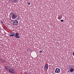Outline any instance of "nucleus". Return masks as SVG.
<instances>
[{
	"label": "nucleus",
	"instance_id": "16",
	"mask_svg": "<svg viewBox=\"0 0 74 74\" xmlns=\"http://www.w3.org/2000/svg\"><path fill=\"white\" fill-rule=\"evenodd\" d=\"M27 4L28 5H30V2H28L27 3Z\"/></svg>",
	"mask_w": 74,
	"mask_h": 74
},
{
	"label": "nucleus",
	"instance_id": "2",
	"mask_svg": "<svg viewBox=\"0 0 74 74\" xmlns=\"http://www.w3.org/2000/svg\"><path fill=\"white\" fill-rule=\"evenodd\" d=\"M12 22H13L12 23L13 25L14 26H16L18 25V21L17 20H15L14 21L11 20Z\"/></svg>",
	"mask_w": 74,
	"mask_h": 74
},
{
	"label": "nucleus",
	"instance_id": "9",
	"mask_svg": "<svg viewBox=\"0 0 74 74\" xmlns=\"http://www.w3.org/2000/svg\"><path fill=\"white\" fill-rule=\"evenodd\" d=\"M74 69L73 68H71L70 69V72H71V73H72V72H73V71H74Z\"/></svg>",
	"mask_w": 74,
	"mask_h": 74
},
{
	"label": "nucleus",
	"instance_id": "6",
	"mask_svg": "<svg viewBox=\"0 0 74 74\" xmlns=\"http://www.w3.org/2000/svg\"><path fill=\"white\" fill-rule=\"evenodd\" d=\"M48 69V64H46L45 65L44 69L45 71H47Z\"/></svg>",
	"mask_w": 74,
	"mask_h": 74
},
{
	"label": "nucleus",
	"instance_id": "18",
	"mask_svg": "<svg viewBox=\"0 0 74 74\" xmlns=\"http://www.w3.org/2000/svg\"><path fill=\"white\" fill-rule=\"evenodd\" d=\"M39 52H40V53H41V52H42V51H41V50Z\"/></svg>",
	"mask_w": 74,
	"mask_h": 74
},
{
	"label": "nucleus",
	"instance_id": "17",
	"mask_svg": "<svg viewBox=\"0 0 74 74\" xmlns=\"http://www.w3.org/2000/svg\"><path fill=\"white\" fill-rule=\"evenodd\" d=\"M1 63H4V61H2Z\"/></svg>",
	"mask_w": 74,
	"mask_h": 74
},
{
	"label": "nucleus",
	"instance_id": "5",
	"mask_svg": "<svg viewBox=\"0 0 74 74\" xmlns=\"http://www.w3.org/2000/svg\"><path fill=\"white\" fill-rule=\"evenodd\" d=\"M60 71V69L58 68H56L55 70V72L56 73H59Z\"/></svg>",
	"mask_w": 74,
	"mask_h": 74
},
{
	"label": "nucleus",
	"instance_id": "11",
	"mask_svg": "<svg viewBox=\"0 0 74 74\" xmlns=\"http://www.w3.org/2000/svg\"><path fill=\"white\" fill-rule=\"evenodd\" d=\"M59 18H60V19H62V15H60L59 16Z\"/></svg>",
	"mask_w": 74,
	"mask_h": 74
},
{
	"label": "nucleus",
	"instance_id": "8",
	"mask_svg": "<svg viewBox=\"0 0 74 74\" xmlns=\"http://www.w3.org/2000/svg\"><path fill=\"white\" fill-rule=\"evenodd\" d=\"M5 69L6 70H10V67L8 66H5Z\"/></svg>",
	"mask_w": 74,
	"mask_h": 74
},
{
	"label": "nucleus",
	"instance_id": "19",
	"mask_svg": "<svg viewBox=\"0 0 74 74\" xmlns=\"http://www.w3.org/2000/svg\"><path fill=\"white\" fill-rule=\"evenodd\" d=\"M73 56H74V51L73 53Z\"/></svg>",
	"mask_w": 74,
	"mask_h": 74
},
{
	"label": "nucleus",
	"instance_id": "14",
	"mask_svg": "<svg viewBox=\"0 0 74 74\" xmlns=\"http://www.w3.org/2000/svg\"><path fill=\"white\" fill-rule=\"evenodd\" d=\"M60 21L62 22H64V20H61Z\"/></svg>",
	"mask_w": 74,
	"mask_h": 74
},
{
	"label": "nucleus",
	"instance_id": "13",
	"mask_svg": "<svg viewBox=\"0 0 74 74\" xmlns=\"http://www.w3.org/2000/svg\"><path fill=\"white\" fill-rule=\"evenodd\" d=\"M1 23H2V24H3L4 23H3V21H2V20L1 21Z\"/></svg>",
	"mask_w": 74,
	"mask_h": 74
},
{
	"label": "nucleus",
	"instance_id": "7",
	"mask_svg": "<svg viewBox=\"0 0 74 74\" xmlns=\"http://www.w3.org/2000/svg\"><path fill=\"white\" fill-rule=\"evenodd\" d=\"M15 32H13V33H12L10 34V37H14V36H15Z\"/></svg>",
	"mask_w": 74,
	"mask_h": 74
},
{
	"label": "nucleus",
	"instance_id": "1",
	"mask_svg": "<svg viewBox=\"0 0 74 74\" xmlns=\"http://www.w3.org/2000/svg\"><path fill=\"white\" fill-rule=\"evenodd\" d=\"M17 16L18 15H17V14L14 12L13 13L12 12L10 13V17H11L12 19H14L16 18Z\"/></svg>",
	"mask_w": 74,
	"mask_h": 74
},
{
	"label": "nucleus",
	"instance_id": "3",
	"mask_svg": "<svg viewBox=\"0 0 74 74\" xmlns=\"http://www.w3.org/2000/svg\"><path fill=\"white\" fill-rule=\"evenodd\" d=\"M9 71L11 73H12V74H14V73H15V70L13 68H10Z\"/></svg>",
	"mask_w": 74,
	"mask_h": 74
},
{
	"label": "nucleus",
	"instance_id": "12",
	"mask_svg": "<svg viewBox=\"0 0 74 74\" xmlns=\"http://www.w3.org/2000/svg\"><path fill=\"white\" fill-rule=\"evenodd\" d=\"M23 74H28V73H27L26 72H25Z\"/></svg>",
	"mask_w": 74,
	"mask_h": 74
},
{
	"label": "nucleus",
	"instance_id": "15",
	"mask_svg": "<svg viewBox=\"0 0 74 74\" xmlns=\"http://www.w3.org/2000/svg\"><path fill=\"white\" fill-rule=\"evenodd\" d=\"M10 0V1L11 2V1H15V0Z\"/></svg>",
	"mask_w": 74,
	"mask_h": 74
},
{
	"label": "nucleus",
	"instance_id": "4",
	"mask_svg": "<svg viewBox=\"0 0 74 74\" xmlns=\"http://www.w3.org/2000/svg\"><path fill=\"white\" fill-rule=\"evenodd\" d=\"M15 37L16 38H20L18 32L15 33Z\"/></svg>",
	"mask_w": 74,
	"mask_h": 74
},
{
	"label": "nucleus",
	"instance_id": "10",
	"mask_svg": "<svg viewBox=\"0 0 74 74\" xmlns=\"http://www.w3.org/2000/svg\"><path fill=\"white\" fill-rule=\"evenodd\" d=\"M18 0H15L14 1H13V2H14V3H16V2H18Z\"/></svg>",
	"mask_w": 74,
	"mask_h": 74
}]
</instances>
